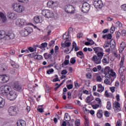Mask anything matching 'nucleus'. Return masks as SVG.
<instances>
[{
	"label": "nucleus",
	"instance_id": "obj_18",
	"mask_svg": "<svg viewBox=\"0 0 126 126\" xmlns=\"http://www.w3.org/2000/svg\"><path fill=\"white\" fill-rule=\"evenodd\" d=\"M105 76L104 77L105 78L108 79H111V77H116L117 75L116 74V72L114 71H111V73H107L104 74Z\"/></svg>",
	"mask_w": 126,
	"mask_h": 126
},
{
	"label": "nucleus",
	"instance_id": "obj_33",
	"mask_svg": "<svg viewBox=\"0 0 126 126\" xmlns=\"http://www.w3.org/2000/svg\"><path fill=\"white\" fill-rule=\"evenodd\" d=\"M120 83L122 85H124V84H125V82H126V77H125V76L122 75L121 77H120Z\"/></svg>",
	"mask_w": 126,
	"mask_h": 126
},
{
	"label": "nucleus",
	"instance_id": "obj_34",
	"mask_svg": "<svg viewBox=\"0 0 126 126\" xmlns=\"http://www.w3.org/2000/svg\"><path fill=\"white\" fill-rule=\"evenodd\" d=\"M10 63L13 67L14 68H18L19 67V65L18 64L15 63L13 61H11Z\"/></svg>",
	"mask_w": 126,
	"mask_h": 126
},
{
	"label": "nucleus",
	"instance_id": "obj_32",
	"mask_svg": "<svg viewBox=\"0 0 126 126\" xmlns=\"http://www.w3.org/2000/svg\"><path fill=\"white\" fill-rule=\"evenodd\" d=\"M7 65L5 63H2L1 64V68L0 70H2V71H5L6 69H7Z\"/></svg>",
	"mask_w": 126,
	"mask_h": 126
},
{
	"label": "nucleus",
	"instance_id": "obj_5",
	"mask_svg": "<svg viewBox=\"0 0 126 126\" xmlns=\"http://www.w3.org/2000/svg\"><path fill=\"white\" fill-rule=\"evenodd\" d=\"M19 113V108L17 106H10L8 108V114L9 116H16Z\"/></svg>",
	"mask_w": 126,
	"mask_h": 126
},
{
	"label": "nucleus",
	"instance_id": "obj_29",
	"mask_svg": "<svg viewBox=\"0 0 126 126\" xmlns=\"http://www.w3.org/2000/svg\"><path fill=\"white\" fill-rule=\"evenodd\" d=\"M77 57L80 59H83L84 58V54L82 51H80L76 53Z\"/></svg>",
	"mask_w": 126,
	"mask_h": 126
},
{
	"label": "nucleus",
	"instance_id": "obj_24",
	"mask_svg": "<svg viewBox=\"0 0 126 126\" xmlns=\"http://www.w3.org/2000/svg\"><path fill=\"white\" fill-rule=\"evenodd\" d=\"M17 126H26V122L23 120H18L17 122Z\"/></svg>",
	"mask_w": 126,
	"mask_h": 126
},
{
	"label": "nucleus",
	"instance_id": "obj_37",
	"mask_svg": "<svg viewBox=\"0 0 126 126\" xmlns=\"http://www.w3.org/2000/svg\"><path fill=\"white\" fill-rule=\"evenodd\" d=\"M126 70V67H120L119 72L121 75H123V73L125 72Z\"/></svg>",
	"mask_w": 126,
	"mask_h": 126
},
{
	"label": "nucleus",
	"instance_id": "obj_63",
	"mask_svg": "<svg viewBox=\"0 0 126 126\" xmlns=\"http://www.w3.org/2000/svg\"><path fill=\"white\" fill-rule=\"evenodd\" d=\"M110 90L112 93H114V92H115V90H116V88H115V87H110Z\"/></svg>",
	"mask_w": 126,
	"mask_h": 126
},
{
	"label": "nucleus",
	"instance_id": "obj_27",
	"mask_svg": "<svg viewBox=\"0 0 126 126\" xmlns=\"http://www.w3.org/2000/svg\"><path fill=\"white\" fill-rule=\"evenodd\" d=\"M2 39L5 40V31L1 30L0 31V40Z\"/></svg>",
	"mask_w": 126,
	"mask_h": 126
},
{
	"label": "nucleus",
	"instance_id": "obj_15",
	"mask_svg": "<svg viewBox=\"0 0 126 126\" xmlns=\"http://www.w3.org/2000/svg\"><path fill=\"white\" fill-rule=\"evenodd\" d=\"M15 38V34L13 32L9 31L8 32L5 33V40H11Z\"/></svg>",
	"mask_w": 126,
	"mask_h": 126
},
{
	"label": "nucleus",
	"instance_id": "obj_8",
	"mask_svg": "<svg viewBox=\"0 0 126 126\" xmlns=\"http://www.w3.org/2000/svg\"><path fill=\"white\" fill-rule=\"evenodd\" d=\"M15 24L18 27H24V26L27 25V22L25 19L20 18L16 20Z\"/></svg>",
	"mask_w": 126,
	"mask_h": 126
},
{
	"label": "nucleus",
	"instance_id": "obj_36",
	"mask_svg": "<svg viewBox=\"0 0 126 126\" xmlns=\"http://www.w3.org/2000/svg\"><path fill=\"white\" fill-rule=\"evenodd\" d=\"M64 119L66 122H69L70 121V116L68 113L65 114Z\"/></svg>",
	"mask_w": 126,
	"mask_h": 126
},
{
	"label": "nucleus",
	"instance_id": "obj_44",
	"mask_svg": "<svg viewBox=\"0 0 126 126\" xmlns=\"http://www.w3.org/2000/svg\"><path fill=\"white\" fill-rule=\"evenodd\" d=\"M54 3H55V2H54V1H49L47 2V6H53V5H54Z\"/></svg>",
	"mask_w": 126,
	"mask_h": 126
},
{
	"label": "nucleus",
	"instance_id": "obj_62",
	"mask_svg": "<svg viewBox=\"0 0 126 126\" xmlns=\"http://www.w3.org/2000/svg\"><path fill=\"white\" fill-rule=\"evenodd\" d=\"M82 36H83V33H78L77 34V38H79V39H80V38H82Z\"/></svg>",
	"mask_w": 126,
	"mask_h": 126
},
{
	"label": "nucleus",
	"instance_id": "obj_52",
	"mask_svg": "<svg viewBox=\"0 0 126 126\" xmlns=\"http://www.w3.org/2000/svg\"><path fill=\"white\" fill-rule=\"evenodd\" d=\"M66 87L68 90H70L71 89H72V88H73V85L72 84L67 85Z\"/></svg>",
	"mask_w": 126,
	"mask_h": 126
},
{
	"label": "nucleus",
	"instance_id": "obj_58",
	"mask_svg": "<svg viewBox=\"0 0 126 126\" xmlns=\"http://www.w3.org/2000/svg\"><path fill=\"white\" fill-rule=\"evenodd\" d=\"M110 79H105L104 80V83L105 84H107L108 85V84H110Z\"/></svg>",
	"mask_w": 126,
	"mask_h": 126
},
{
	"label": "nucleus",
	"instance_id": "obj_19",
	"mask_svg": "<svg viewBox=\"0 0 126 126\" xmlns=\"http://www.w3.org/2000/svg\"><path fill=\"white\" fill-rule=\"evenodd\" d=\"M102 59L98 57V56L96 55H94L92 57V61L94 63L96 64H100L101 63V61Z\"/></svg>",
	"mask_w": 126,
	"mask_h": 126
},
{
	"label": "nucleus",
	"instance_id": "obj_43",
	"mask_svg": "<svg viewBox=\"0 0 126 126\" xmlns=\"http://www.w3.org/2000/svg\"><path fill=\"white\" fill-rule=\"evenodd\" d=\"M115 24H116V27H118V28H121V27L123 26V24L120 21L117 22Z\"/></svg>",
	"mask_w": 126,
	"mask_h": 126
},
{
	"label": "nucleus",
	"instance_id": "obj_31",
	"mask_svg": "<svg viewBox=\"0 0 126 126\" xmlns=\"http://www.w3.org/2000/svg\"><path fill=\"white\" fill-rule=\"evenodd\" d=\"M98 89H97V92H103L104 91V89H105V88H104L103 86H102L101 84H98L97 85Z\"/></svg>",
	"mask_w": 126,
	"mask_h": 126
},
{
	"label": "nucleus",
	"instance_id": "obj_6",
	"mask_svg": "<svg viewBox=\"0 0 126 126\" xmlns=\"http://www.w3.org/2000/svg\"><path fill=\"white\" fill-rule=\"evenodd\" d=\"M33 32V28L31 27L25 28L21 30L20 32V34L22 37H27L29 34H31Z\"/></svg>",
	"mask_w": 126,
	"mask_h": 126
},
{
	"label": "nucleus",
	"instance_id": "obj_9",
	"mask_svg": "<svg viewBox=\"0 0 126 126\" xmlns=\"http://www.w3.org/2000/svg\"><path fill=\"white\" fill-rule=\"evenodd\" d=\"M41 14L46 18H52L54 17V13L50 10L43 9L41 11Z\"/></svg>",
	"mask_w": 126,
	"mask_h": 126
},
{
	"label": "nucleus",
	"instance_id": "obj_21",
	"mask_svg": "<svg viewBox=\"0 0 126 126\" xmlns=\"http://www.w3.org/2000/svg\"><path fill=\"white\" fill-rule=\"evenodd\" d=\"M7 17L9 19L14 20L17 17V14L14 12H9L7 14Z\"/></svg>",
	"mask_w": 126,
	"mask_h": 126
},
{
	"label": "nucleus",
	"instance_id": "obj_25",
	"mask_svg": "<svg viewBox=\"0 0 126 126\" xmlns=\"http://www.w3.org/2000/svg\"><path fill=\"white\" fill-rule=\"evenodd\" d=\"M103 63H109L110 60L109 59V55H105L103 57V59L102 60Z\"/></svg>",
	"mask_w": 126,
	"mask_h": 126
},
{
	"label": "nucleus",
	"instance_id": "obj_40",
	"mask_svg": "<svg viewBox=\"0 0 126 126\" xmlns=\"http://www.w3.org/2000/svg\"><path fill=\"white\" fill-rule=\"evenodd\" d=\"M37 55V53H31L29 55V57L30 58H34L36 60Z\"/></svg>",
	"mask_w": 126,
	"mask_h": 126
},
{
	"label": "nucleus",
	"instance_id": "obj_20",
	"mask_svg": "<svg viewBox=\"0 0 126 126\" xmlns=\"http://www.w3.org/2000/svg\"><path fill=\"white\" fill-rule=\"evenodd\" d=\"M102 59L98 57V56L96 55H94L92 57V61L94 63L96 64H100L101 63V61Z\"/></svg>",
	"mask_w": 126,
	"mask_h": 126
},
{
	"label": "nucleus",
	"instance_id": "obj_3",
	"mask_svg": "<svg viewBox=\"0 0 126 126\" xmlns=\"http://www.w3.org/2000/svg\"><path fill=\"white\" fill-rule=\"evenodd\" d=\"M12 8L17 13H22L25 10V7L19 3H14L12 5Z\"/></svg>",
	"mask_w": 126,
	"mask_h": 126
},
{
	"label": "nucleus",
	"instance_id": "obj_39",
	"mask_svg": "<svg viewBox=\"0 0 126 126\" xmlns=\"http://www.w3.org/2000/svg\"><path fill=\"white\" fill-rule=\"evenodd\" d=\"M69 38V34L68 33L65 32L63 36V38L64 40H66V41H67Z\"/></svg>",
	"mask_w": 126,
	"mask_h": 126
},
{
	"label": "nucleus",
	"instance_id": "obj_7",
	"mask_svg": "<svg viewBox=\"0 0 126 126\" xmlns=\"http://www.w3.org/2000/svg\"><path fill=\"white\" fill-rule=\"evenodd\" d=\"M93 104H92V107L93 109L94 110H97V109H99V108H101L102 106V100L100 98H96L95 100L93 102Z\"/></svg>",
	"mask_w": 126,
	"mask_h": 126
},
{
	"label": "nucleus",
	"instance_id": "obj_51",
	"mask_svg": "<svg viewBox=\"0 0 126 126\" xmlns=\"http://www.w3.org/2000/svg\"><path fill=\"white\" fill-rule=\"evenodd\" d=\"M41 47L42 48H47L48 47V43L47 42H43L41 43Z\"/></svg>",
	"mask_w": 126,
	"mask_h": 126
},
{
	"label": "nucleus",
	"instance_id": "obj_1",
	"mask_svg": "<svg viewBox=\"0 0 126 126\" xmlns=\"http://www.w3.org/2000/svg\"><path fill=\"white\" fill-rule=\"evenodd\" d=\"M92 71L93 72H97V71H100L101 73H111L112 71H114L113 69H111V67L109 66H106L104 69H102V66L101 65H98L96 67H94Z\"/></svg>",
	"mask_w": 126,
	"mask_h": 126
},
{
	"label": "nucleus",
	"instance_id": "obj_54",
	"mask_svg": "<svg viewBox=\"0 0 126 126\" xmlns=\"http://www.w3.org/2000/svg\"><path fill=\"white\" fill-rule=\"evenodd\" d=\"M109 47H110V44H109V43L104 44L103 46L104 49H107V48H109Z\"/></svg>",
	"mask_w": 126,
	"mask_h": 126
},
{
	"label": "nucleus",
	"instance_id": "obj_59",
	"mask_svg": "<svg viewBox=\"0 0 126 126\" xmlns=\"http://www.w3.org/2000/svg\"><path fill=\"white\" fill-rule=\"evenodd\" d=\"M104 95L106 98H109V97H110V94H109L108 91H105Z\"/></svg>",
	"mask_w": 126,
	"mask_h": 126
},
{
	"label": "nucleus",
	"instance_id": "obj_64",
	"mask_svg": "<svg viewBox=\"0 0 126 126\" xmlns=\"http://www.w3.org/2000/svg\"><path fill=\"white\" fill-rule=\"evenodd\" d=\"M28 50L29 51H30V52H31V53H33V52H34V48L30 47L28 48Z\"/></svg>",
	"mask_w": 126,
	"mask_h": 126
},
{
	"label": "nucleus",
	"instance_id": "obj_50",
	"mask_svg": "<svg viewBox=\"0 0 126 126\" xmlns=\"http://www.w3.org/2000/svg\"><path fill=\"white\" fill-rule=\"evenodd\" d=\"M115 28L114 26H112L110 31V33H111V34H113V33H114V32H115Z\"/></svg>",
	"mask_w": 126,
	"mask_h": 126
},
{
	"label": "nucleus",
	"instance_id": "obj_10",
	"mask_svg": "<svg viewBox=\"0 0 126 126\" xmlns=\"http://www.w3.org/2000/svg\"><path fill=\"white\" fill-rule=\"evenodd\" d=\"M10 77L9 75L6 74H1L0 75V83L1 84H4V83H7L9 81Z\"/></svg>",
	"mask_w": 126,
	"mask_h": 126
},
{
	"label": "nucleus",
	"instance_id": "obj_17",
	"mask_svg": "<svg viewBox=\"0 0 126 126\" xmlns=\"http://www.w3.org/2000/svg\"><path fill=\"white\" fill-rule=\"evenodd\" d=\"M113 109L116 113H119L121 111V105L119 102L115 101L113 103Z\"/></svg>",
	"mask_w": 126,
	"mask_h": 126
},
{
	"label": "nucleus",
	"instance_id": "obj_48",
	"mask_svg": "<svg viewBox=\"0 0 126 126\" xmlns=\"http://www.w3.org/2000/svg\"><path fill=\"white\" fill-rule=\"evenodd\" d=\"M54 71V69L53 68L49 69L47 71L46 73L47 74H51V73H53Z\"/></svg>",
	"mask_w": 126,
	"mask_h": 126
},
{
	"label": "nucleus",
	"instance_id": "obj_42",
	"mask_svg": "<svg viewBox=\"0 0 126 126\" xmlns=\"http://www.w3.org/2000/svg\"><path fill=\"white\" fill-rule=\"evenodd\" d=\"M92 100H93V99H91V97H90V96H89L86 98V102L88 104H90V103H91V101H92Z\"/></svg>",
	"mask_w": 126,
	"mask_h": 126
},
{
	"label": "nucleus",
	"instance_id": "obj_12",
	"mask_svg": "<svg viewBox=\"0 0 126 126\" xmlns=\"http://www.w3.org/2000/svg\"><path fill=\"white\" fill-rule=\"evenodd\" d=\"M12 87L16 91H21L22 90V86H21L19 81H15L13 82Z\"/></svg>",
	"mask_w": 126,
	"mask_h": 126
},
{
	"label": "nucleus",
	"instance_id": "obj_26",
	"mask_svg": "<svg viewBox=\"0 0 126 126\" xmlns=\"http://www.w3.org/2000/svg\"><path fill=\"white\" fill-rule=\"evenodd\" d=\"M103 110L99 109L97 110V112L96 113V116L98 119H102L103 118Z\"/></svg>",
	"mask_w": 126,
	"mask_h": 126
},
{
	"label": "nucleus",
	"instance_id": "obj_28",
	"mask_svg": "<svg viewBox=\"0 0 126 126\" xmlns=\"http://www.w3.org/2000/svg\"><path fill=\"white\" fill-rule=\"evenodd\" d=\"M43 56L45 60H51L53 58L51 54H48V53H44Z\"/></svg>",
	"mask_w": 126,
	"mask_h": 126
},
{
	"label": "nucleus",
	"instance_id": "obj_53",
	"mask_svg": "<svg viewBox=\"0 0 126 126\" xmlns=\"http://www.w3.org/2000/svg\"><path fill=\"white\" fill-rule=\"evenodd\" d=\"M87 78H88V79H90L92 77V75L90 73H88L86 74Z\"/></svg>",
	"mask_w": 126,
	"mask_h": 126
},
{
	"label": "nucleus",
	"instance_id": "obj_46",
	"mask_svg": "<svg viewBox=\"0 0 126 126\" xmlns=\"http://www.w3.org/2000/svg\"><path fill=\"white\" fill-rule=\"evenodd\" d=\"M122 126V120L119 119L117 120L116 126Z\"/></svg>",
	"mask_w": 126,
	"mask_h": 126
},
{
	"label": "nucleus",
	"instance_id": "obj_13",
	"mask_svg": "<svg viewBox=\"0 0 126 126\" xmlns=\"http://www.w3.org/2000/svg\"><path fill=\"white\" fill-rule=\"evenodd\" d=\"M93 5L95 8L101 9L104 6L102 0H94Z\"/></svg>",
	"mask_w": 126,
	"mask_h": 126
},
{
	"label": "nucleus",
	"instance_id": "obj_41",
	"mask_svg": "<svg viewBox=\"0 0 126 126\" xmlns=\"http://www.w3.org/2000/svg\"><path fill=\"white\" fill-rule=\"evenodd\" d=\"M70 45H71L70 42H65V44H62V46L63 47V48H65V47H70Z\"/></svg>",
	"mask_w": 126,
	"mask_h": 126
},
{
	"label": "nucleus",
	"instance_id": "obj_60",
	"mask_svg": "<svg viewBox=\"0 0 126 126\" xmlns=\"http://www.w3.org/2000/svg\"><path fill=\"white\" fill-rule=\"evenodd\" d=\"M96 80L98 81V82H101L102 81V78L100 76H98L96 77Z\"/></svg>",
	"mask_w": 126,
	"mask_h": 126
},
{
	"label": "nucleus",
	"instance_id": "obj_45",
	"mask_svg": "<svg viewBox=\"0 0 126 126\" xmlns=\"http://www.w3.org/2000/svg\"><path fill=\"white\" fill-rule=\"evenodd\" d=\"M106 109L107 110H111V102L109 101L107 102Z\"/></svg>",
	"mask_w": 126,
	"mask_h": 126
},
{
	"label": "nucleus",
	"instance_id": "obj_35",
	"mask_svg": "<svg viewBox=\"0 0 126 126\" xmlns=\"http://www.w3.org/2000/svg\"><path fill=\"white\" fill-rule=\"evenodd\" d=\"M124 63H125V57H122L121 58V60L119 64L120 67H124Z\"/></svg>",
	"mask_w": 126,
	"mask_h": 126
},
{
	"label": "nucleus",
	"instance_id": "obj_30",
	"mask_svg": "<svg viewBox=\"0 0 126 126\" xmlns=\"http://www.w3.org/2000/svg\"><path fill=\"white\" fill-rule=\"evenodd\" d=\"M0 17L1 19L2 22H5L6 21V16H5L3 13L0 12Z\"/></svg>",
	"mask_w": 126,
	"mask_h": 126
},
{
	"label": "nucleus",
	"instance_id": "obj_22",
	"mask_svg": "<svg viewBox=\"0 0 126 126\" xmlns=\"http://www.w3.org/2000/svg\"><path fill=\"white\" fill-rule=\"evenodd\" d=\"M33 20L35 23H41L42 21H43V18L39 16H35L33 18Z\"/></svg>",
	"mask_w": 126,
	"mask_h": 126
},
{
	"label": "nucleus",
	"instance_id": "obj_47",
	"mask_svg": "<svg viewBox=\"0 0 126 126\" xmlns=\"http://www.w3.org/2000/svg\"><path fill=\"white\" fill-rule=\"evenodd\" d=\"M70 63L72 64H74V63H76V60H75V59H74V58H72L70 59Z\"/></svg>",
	"mask_w": 126,
	"mask_h": 126
},
{
	"label": "nucleus",
	"instance_id": "obj_4",
	"mask_svg": "<svg viewBox=\"0 0 126 126\" xmlns=\"http://www.w3.org/2000/svg\"><path fill=\"white\" fill-rule=\"evenodd\" d=\"M93 50L95 54H96V56L102 60L103 57H104V50L103 48L100 47H94Z\"/></svg>",
	"mask_w": 126,
	"mask_h": 126
},
{
	"label": "nucleus",
	"instance_id": "obj_49",
	"mask_svg": "<svg viewBox=\"0 0 126 126\" xmlns=\"http://www.w3.org/2000/svg\"><path fill=\"white\" fill-rule=\"evenodd\" d=\"M75 126H80V121L78 119H77L76 121H75Z\"/></svg>",
	"mask_w": 126,
	"mask_h": 126
},
{
	"label": "nucleus",
	"instance_id": "obj_55",
	"mask_svg": "<svg viewBox=\"0 0 126 126\" xmlns=\"http://www.w3.org/2000/svg\"><path fill=\"white\" fill-rule=\"evenodd\" d=\"M75 46H76V43H75V42H73V43H72V48L71 49L70 53H71V52H72V51H73V49H75Z\"/></svg>",
	"mask_w": 126,
	"mask_h": 126
},
{
	"label": "nucleus",
	"instance_id": "obj_56",
	"mask_svg": "<svg viewBox=\"0 0 126 126\" xmlns=\"http://www.w3.org/2000/svg\"><path fill=\"white\" fill-rule=\"evenodd\" d=\"M121 8L124 11H126V4H124L121 5Z\"/></svg>",
	"mask_w": 126,
	"mask_h": 126
},
{
	"label": "nucleus",
	"instance_id": "obj_23",
	"mask_svg": "<svg viewBox=\"0 0 126 126\" xmlns=\"http://www.w3.org/2000/svg\"><path fill=\"white\" fill-rule=\"evenodd\" d=\"M125 48H126V43H125V42H122L120 44V46L119 49L120 54H122L123 53Z\"/></svg>",
	"mask_w": 126,
	"mask_h": 126
},
{
	"label": "nucleus",
	"instance_id": "obj_2",
	"mask_svg": "<svg viewBox=\"0 0 126 126\" xmlns=\"http://www.w3.org/2000/svg\"><path fill=\"white\" fill-rule=\"evenodd\" d=\"M12 91V88L8 85L2 86L0 87V95L1 96H7Z\"/></svg>",
	"mask_w": 126,
	"mask_h": 126
},
{
	"label": "nucleus",
	"instance_id": "obj_14",
	"mask_svg": "<svg viewBox=\"0 0 126 126\" xmlns=\"http://www.w3.org/2000/svg\"><path fill=\"white\" fill-rule=\"evenodd\" d=\"M81 10L83 13H87L90 10V4L87 2H85L83 3Z\"/></svg>",
	"mask_w": 126,
	"mask_h": 126
},
{
	"label": "nucleus",
	"instance_id": "obj_16",
	"mask_svg": "<svg viewBox=\"0 0 126 126\" xmlns=\"http://www.w3.org/2000/svg\"><path fill=\"white\" fill-rule=\"evenodd\" d=\"M9 98L10 101H14L17 98V93L14 91L10 92Z\"/></svg>",
	"mask_w": 126,
	"mask_h": 126
},
{
	"label": "nucleus",
	"instance_id": "obj_38",
	"mask_svg": "<svg viewBox=\"0 0 126 126\" xmlns=\"http://www.w3.org/2000/svg\"><path fill=\"white\" fill-rule=\"evenodd\" d=\"M4 105H5V100L4 99H2L0 101V109H1L4 107Z\"/></svg>",
	"mask_w": 126,
	"mask_h": 126
},
{
	"label": "nucleus",
	"instance_id": "obj_57",
	"mask_svg": "<svg viewBox=\"0 0 126 126\" xmlns=\"http://www.w3.org/2000/svg\"><path fill=\"white\" fill-rule=\"evenodd\" d=\"M55 43V40H51L49 43V47H52V46H53V45H54Z\"/></svg>",
	"mask_w": 126,
	"mask_h": 126
},
{
	"label": "nucleus",
	"instance_id": "obj_61",
	"mask_svg": "<svg viewBox=\"0 0 126 126\" xmlns=\"http://www.w3.org/2000/svg\"><path fill=\"white\" fill-rule=\"evenodd\" d=\"M43 59V56L42 55H37L35 60H42Z\"/></svg>",
	"mask_w": 126,
	"mask_h": 126
},
{
	"label": "nucleus",
	"instance_id": "obj_11",
	"mask_svg": "<svg viewBox=\"0 0 126 126\" xmlns=\"http://www.w3.org/2000/svg\"><path fill=\"white\" fill-rule=\"evenodd\" d=\"M64 10L66 13L73 14V13L75 12V8H74L72 5L67 4L65 6Z\"/></svg>",
	"mask_w": 126,
	"mask_h": 126
}]
</instances>
